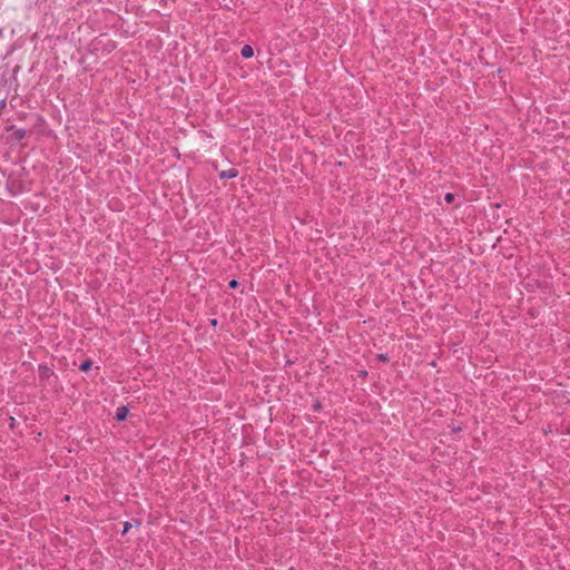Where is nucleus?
Returning a JSON list of instances; mask_svg holds the SVG:
<instances>
[{
    "instance_id": "20e7f679",
    "label": "nucleus",
    "mask_w": 570,
    "mask_h": 570,
    "mask_svg": "<svg viewBox=\"0 0 570 570\" xmlns=\"http://www.w3.org/2000/svg\"><path fill=\"white\" fill-rule=\"evenodd\" d=\"M90 367H91V362H90V361H85V362L80 365V370H81V371H88Z\"/></svg>"
},
{
    "instance_id": "0eeeda50",
    "label": "nucleus",
    "mask_w": 570,
    "mask_h": 570,
    "mask_svg": "<svg viewBox=\"0 0 570 570\" xmlns=\"http://www.w3.org/2000/svg\"><path fill=\"white\" fill-rule=\"evenodd\" d=\"M237 285H238V283H237L236 279H233V281L229 282V287H232V288L237 287Z\"/></svg>"
},
{
    "instance_id": "7ed1b4c3",
    "label": "nucleus",
    "mask_w": 570,
    "mask_h": 570,
    "mask_svg": "<svg viewBox=\"0 0 570 570\" xmlns=\"http://www.w3.org/2000/svg\"><path fill=\"white\" fill-rule=\"evenodd\" d=\"M240 52L244 58H252L254 56V50L248 45L244 46Z\"/></svg>"
},
{
    "instance_id": "f03ea898",
    "label": "nucleus",
    "mask_w": 570,
    "mask_h": 570,
    "mask_svg": "<svg viewBox=\"0 0 570 570\" xmlns=\"http://www.w3.org/2000/svg\"><path fill=\"white\" fill-rule=\"evenodd\" d=\"M238 174V171L235 169V168H230L228 170H223L220 171L219 174V177L225 179V178H234L236 177Z\"/></svg>"
},
{
    "instance_id": "39448f33",
    "label": "nucleus",
    "mask_w": 570,
    "mask_h": 570,
    "mask_svg": "<svg viewBox=\"0 0 570 570\" xmlns=\"http://www.w3.org/2000/svg\"><path fill=\"white\" fill-rule=\"evenodd\" d=\"M453 199H454V195H453V194L449 193V194H446V195H445V200H446L448 203H452V202H453Z\"/></svg>"
},
{
    "instance_id": "f257e3e1",
    "label": "nucleus",
    "mask_w": 570,
    "mask_h": 570,
    "mask_svg": "<svg viewBox=\"0 0 570 570\" xmlns=\"http://www.w3.org/2000/svg\"><path fill=\"white\" fill-rule=\"evenodd\" d=\"M128 415V409L126 406H120L117 409L116 419L118 421H124Z\"/></svg>"
},
{
    "instance_id": "6e6552de",
    "label": "nucleus",
    "mask_w": 570,
    "mask_h": 570,
    "mask_svg": "<svg viewBox=\"0 0 570 570\" xmlns=\"http://www.w3.org/2000/svg\"><path fill=\"white\" fill-rule=\"evenodd\" d=\"M377 358L381 360V361H387V357L384 354H379Z\"/></svg>"
},
{
    "instance_id": "423d86ee",
    "label": "nucleus",
    "mask_w": 570,
    "mask_h": 570,
    "mask_svg": "<svg viewBox=\"0 0 570 570\" xmlns=\"http://www.w3.org/2000/svg\"><path fill=\"white\" fill-rule=\"evenodd\" d=\"M130 527H131V524H130L129 522H125V523H124V530H122V533H126V532L129 530V528H130Z\"/></svg>"
}]
</instances>
